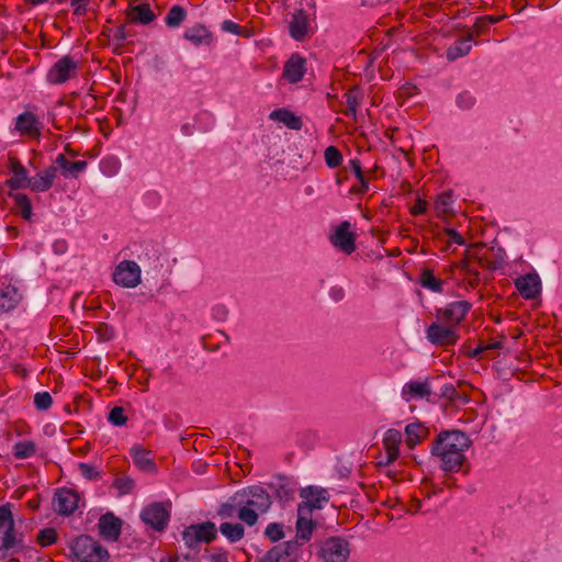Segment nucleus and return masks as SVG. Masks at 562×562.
Wrapping results in <instances>:
<instances>
[{
    "mask_svg": "<svg viewBox=\"0 0 562 562\" xmlns=\"http://www.w3.org/2000/svg\"><path fill=\"white\" fill-rule=\"evenodd\" d=\"M470 440L465 434L454 430L438 435L432 445V454L440 461V468L446 472H457L465 461L464 451Z\"/></svg>",
    "mask_w": 562,
    "mask_h": 562,
    "instance_id": "1",
    "label": "nucleus"
},
{
    "mask_svg": "<svg viewBox=\"0 0 562 562\" xmlns=\"http://www.w3.org/2000/svg\"><path fill=\"white\" fill-rule=\"evenodd\" d=\"M238 499V518L248 526L258 521L259 515L266 514L271 507V497L261 486H251L235 495Z\"/></svg>",
    "mask_w": 562,
    "mask_h": 562,
    "instance_id": "2",
    "label": "nucleus"
},
{
    "mask_svg": "<svg viewBox=\"0 0 562 562\" xmlns=\"http://www.w3.org/2000/svg\"><path fill=\"white\" fill-rule=\"evenodd\" d=\"M23 548V536L15 530L9 505L0 506V550L18 552Z\"/></svg>",
    "mask_w": 562,
    "mask_h": 562,
    "instance_id": "3",
    "label": "nucleus"
},
{
    "mask_svg": "<svg viewBox=\"0 0 562 562\" xmlns=\"http://www.w3.org/2000/svg\"><path fill=\"white\" fill-rule=\"evenodd\" d=\"M71 551L79 562H105L109 553L92 537L82 535L78 537Z\"/></svg>",
    "mask_w": 562,
    "mask_h": 562,
    "instance_id": "4",
    "label": "nucleus"
},
{
    "mask_svg": "<svg viewBox=\"0 0 562 562\" xmlns=\"http://www.w3.org/2000/svg\"><path fill=\"white\" fill-rule=\"evenodd\" d=\"M318 555L324 562H347L350 544L344 538L330 537L321 543Z\"/></svg>",
    "mask_w": 562,
    "mask_h": 562,
    "instance_id": "5",
    "label": "nucleus"
},
{
    "mask_svg": "<svg viewBox=\"0 0 562 562\" xmlns=\"http://www.w3.org/2000/svg\"><path fill=\"white\" fill-rule=\"evenodd\" d=\"M78 69V60L70 55H65L49 68L46 80L52 85L65 83L77 76Z\"/></svg>",
    "mask_w": 562,
    "mask_h": 562,
    "instance_id": "6",
    "label": "nucleus"
},
{
    "mask_svg": "<svg viewBox=\"0 0 562 562\" xmlns=\"http://www.w3.org/2000/svg\"><path fill=\"white\" fill-rule=\"evenodd\" d=\"M217 529L214 522L205 521L191 525L182 531V539L188 548H196L202 542H211L216 538Z\"/></svg>",
    "mask_w": 562,
    "mask_h": 562,
    "instance_id": "7",
    "label": "nucleus"
},
{
    "mask_svg": "<svg viewBox=\"0 0 562 562\" xmlns=\"http://www.w3.org/2000/svg\"><path fill=\"white\" fill-rule=\"evenodd\" d=\"M169 504L153 503L143 509L140 514L142 520L156 531H162L169 521Z\"/></svg>",
    "mask_w": 562,
    "mask_h": 562,
    "instance_id": "8",
    "label": "nucleus"
},
{
    "mask_svg": "<svg viewBox=\"0 0 562 562\" xmlns=\"http://www.w3.org/2000/svg\"><path fill=\"white\" fill-rule=\"evenodd\" d=\"M113 281L122 288H136L140 283L139 266L131 260L121 261L113 272Z\"/></svg>",
    "mask_w": 562,
    "mask_h": 562,
    "instance_id": "9",
    "label": "nucleus"
},
{
    "mask_svg": "<svg viewBox=\"0 0 562 562\" xmlns=\"http://www.w3.org/2000/svg\"><path fill=\"white\" fill-rule=\"evenodd\" d=\"M468 301H454L436 311V317L440 323L457 326L464 319L471 308Z\"/></svg>",
    "mask_w": 562,
    "mask_h": 562,
    "instance_id": "10",
    "label": "nucleus"
},
{
    "mask_svg": "<svg viewBox=\"0 0 562 562\" xmlns=\"http://www.w3.org/2000/svg\"><path fill=\"white\" fill-rule=\"evenodd\" d=\"M426 334L427 339L437 346H452L459 339L457 328L449 324L440 323L438 319L429 325Z\"/></svg>",
    "mask_w": 562,
    "mask_h": 562,
    "instance_id": "11",
    "label": "nucleus"
},
{
    "mask_svg": "<svg viewBox=\"0 0 562 562\" xmlns=\"http://www.w3.org/2000/svg\"><path fill=\"white\" fill-rule=\"evenodd\" d=\"M300 496L304 499L299 504L297 509L308 507L312 515L314 509H322L329 502V493L326 488L319 486H306L301 490Z\"/></svg>",
    "mask_w": 562,
    "mask_h": 562,
    "instance_id": "12",
    "label": "nucleus"
},
{
    "mask_svg": "<svg viewBox=\"0 0 562 562\" xmlns=\"http://www.w3.org/2000/svg\"><path fill=\"white\" fill-rule=\"evenodd\" d=\"M78 502L79 496L77 492L70 488H61L55 494L53 506L59 515L69 516L77 509Z\"/></svg>",
    "mask_w": 562,
    "mask_h": 562,
    "instance_id": "13",
    "label": "nucleus"
},
{
    "mask_svg": "<svg viewBox=\"0 0 562 562\" xmlns=\"http://www.w3.org/2000/svg\"><path fill=\"white\" fill-rule=\"evenodd\" d=\"M331 244L339 248L347 255H350L356 249V238L353 233L350 232V223L344 221L336 229L335 234L330 236Z\"/></svg>",
    "mask_w": 562,
    "mask_h": 562,
    "instance_id": "14",
    "label": "nucleus"
},
{
    "mask_svg": "<svg viewBox=\"0 0 562 562\" xmlns=\"http://www.w3.org/2000/svg\"><path fill=\"white\" fill-rule=\"evenodd\" d=\"M401 395L405 402H411L413 400L419 398H426L427 401H429V396L431 395L430 379H426L425 381L407 382L402 387Z\"/></svg>",
    "mask_w": 562,
    "mask_h": 562,
    "instance_id": "15",
    "label": "nucleus"
},
{
    "mask_svg": "<svg viewBox=\"0 0 562 562\" xmlns=\"http://www.w3.org/2000/svg\"><path fill=\"white\" fill-rule=\"evenodd\" d=\"M100 535L110 541H116L121 535L122 520L112 513H106L99 519Z\"/></svg>",
    "mask_w": 562,
    "mask_h": 562,
    "instance_id": "16",
    "label": "nucleus"
},
{
    "mask_svg": "<svg viewBox=\"0 0 562 562\" xmlns=\"http://www.w3.org/2000/svg\"><path fill=\"white\" fill-rule=\"evenodd\" d=\"M9 168L13 176L7 180L5 184L10 189L18 190L30 188L31 178L27 177V170L16 158L11 157L9 159Z\"/></svg>",
    "mask_w": 562,
    "mask_h": 562,
    "instance_id": "17",
    "label": "nucleus"
},
{
    "mask_svg": "<svg viewBox=\"0 0 562 562\" xmlns=\"http://www.w3.org/2000/svg\"><path fill=\"white\" fill-rule=\"evenodd\" d=\"M515 285L521 296L527 300L535 299L541 290L540 278L536 273H528L519 277L516 279Z\"/></svg>",
    "mask_w": 562,
    "mask_h": 562,
    "instance_id": "18",
    "label": "nucleus"
},
{
    "mask_svg": "<svg viewBox=\"0 0 562 562\" xmlns=\"http://www.w3.org/2000/svg\"><path fill=\"white\" fill-rule=\"evenodd\" d=\"M316 528V522L312 519L308 507L297 509L296 538L302 543L308 541Z\"/></svg>",
    "mask_w": 562,
    "mask_h": 562,
    "instance_id": "19",
    "label": "nucleus"
},
{
    "mask_svg": "<svg viewBox=\"0 0 562 562\" xmlns=\"http://www.w3.org/2000/svg\"><path fill=\"white\" fill-rule=\"evenodd\" d=\"M15 130L21 135L37 137L41 134V122L32 112H24L15 119Z\"/></svg>",
    "mask_w": 562,
    "mask_h": 562,
    "instance_id": "20",
    "label": "nucleus"
},
{
    "mask_svg": "<svg viewBox=\"0 0 562 562\" xmlns=\"http://www.w3.org/2000/svg\"><path fill=\"white\" fill-rule=\"evenodd\" d=\"M131 457L134 464L143 472L154 474L157 471V465L150 457V451L140 446H134L131 449Z\"/></svg>",
    "mask_w": 562,
    "mask_h": 562,
    "instance_id": "21",
    "label": "nucleus"
},
{
    "mask_svg": "<svg viewBox=\"0 0 562 562\" xmlns=\"http://www.w3.org/2000/svg\"><path fill=\"white\" fill-rule=\"evenodd\" d=\"M22 294L12 284L0 286V313H8L14 310L21 302Z\"/></svg>",
    "mask_w": 562,
    "mask_h": 562,
    "instance_id": "22",
    "label": "nucleus"
},
{
    "mask_svg": "<svg viewBox=\"0 0 562 562\" xmlns=\"http://www.w3.org/2000/svg\"><path fill=\"white\" fill-rule=\"evenodd\" d=\"M305 60L299 55H292L285 63L283 77L291 83L299 82L305 72Z\"/></svg>",
    "mask_w": 562,
    "mask_h": 562,
    "instance_id": "23",
    "label": "nucleus"
},
{
    "mask_svg": "<svg viewBox=\"0 0 562 562\" xmlns=\"http://www.w3.org/2000/svg\"><path fill=\"white\" fill-rule=\"evenodd\" d=\"M402 442V434L396 429H389L383 438V446L386 453L385 464L394 462L398 457V448Z\"/></svg>",
    "mask_w": 562,
    "mask_h": 562,
    "instance_id": "24",
    "label": "nucleus"
},
{
    "mask_svg": "<svg viewBox=\"0 0 562 562\" xmlns=\"http://www.w3.org/2000/svg\"><path fill=\"white\" fill-rule=\"evenodd\" d=\"M57 168L48 167L35 177L31 178L30 188L34 192H45L49 190L56 178Z\"/></svg>",
    "mask_w": 562,
    "mask_h": 562,
    "instance_id": "25",
    "label": "nucleus"
},
{
    "mask_svg": "<svg viewBox=\"0 0 562 562\" xmlns=\"http://www.w3.org/2000/svg\"><path fill=\"white\" fill-rule=\"evenodd\" d=\"M474 37V33H469L467 37L457 40L452 45H450L447 49L446 56L447 59L453 61L458 58L467 56L471 48V42Z\"/></svg>",
    "mask_w": 562,
    "mask_h": 562,
    "instance_id": "26",
    "label": "nucleus"
},
{
    "mask_svg": "<svg viewBox=\"0 0 562 562\" xmlns=\"http://www.w3.org/2000/svg\"><path fill=\"white\" fill-rule=\"evenodd\" d=\"M127 18L132 22L149 24L156 19V14L153 12L148 3H140L128 8Z\"/></svg>",
    "mask_w": 562,
    "mask_h": 562,
    "instance_id": "27",
    "label": "nucleus"
},
{
    "mask_svg": "<svg viewBox=\"0 0 562 562\" xmlns=\"http://www.w3.org/2000/svg\"><path fill=\"white\" fill-rule=\"evenodd\" d=\"M307 16L303 11L294 13L290 23V34L296 41H302L308 33Z\"/></svg>",
    "mask_w": 562,
    "mask_h": 562,
    "instance_id": "28",
    "label": "nucleus"
},
{
    "mask_svg": "<svg viewBox=\"0 0 562 562\" xmlns=\"http://www.w3.org/2000/svg\"><path fill=\"white\" fill-rule=\"evenodd\" d=\"M270 119L282 122L291 130H301L303 122L301 117L296 116L293 112L286 109H278L271 112Z\"/></svg>",
    "mask_w": 562,
    "mask_h": 562,
    "instance_id": "29",
    "label": "nucleus"
},
{
    "mask_svg": "<svg viewBox=\"0 0 562 562\" xmlns=\"http://www.w3.org/2000/svg\"><path fill=\"white\" fill-rule=\"evenodd\" d=\"M183 37L195 46L202 45L204 43L207 44L211 42L210 32L206 30L204 25L201 24L187 29V31L183 34Z\"/></svg>",
    "mask_w": 562,
    "mask_h": 562,
    "instance_id": "30",
    "label": "nucleus"
},
{
    "mask_svg": "<svg viewBox=\"0 0 562 562\" xmlns=\"http://www.w3.org/2000/svg\"><path fill=\"white\" fill-rule=\"evenodd\" d=\"M406 445L414 448L418 442L425 439L428 435V429L418 423L408 424L405 428Z\"/></svg>",
    "mask_w": 562,
    "mask_h": 562,
    "instance_id": "31",
    "label": "nucleus"
},
{
    "mask_svg": "<svg viewBox=\"0 0 562 562\" xmlns=\"http://www.w3.org/2000/svg\"><path fill=\"white\" fill-rule=\"evenodd\" d=\"M419 283L423 288L435 292V293H441L442 292V285L443 281L436 278L434 274V271L431 269L425 268L422 270L419 274Z\"/></svg>",
    "mask_w": 562,
    "mask_h": 562,
    "instance_id": "32",
    "label": "nucleus"
},
{
    "mask_svg": "<svg viewBox=\"0 0 562 562\" xmlns=\"http://www.w3.org/2000/svg\"><path fill=\"white\" fill-rule=\"evenodd\" d=\"M55 162L65 171V173H68L72 177H77L87 168V161H69L63 154H59L56 157Z\"/></svg>",
    "mask_w": 562,
    "mask_h": 562,
    "instance_id": "33",
    "label": "nucleus"
},
{
    "mask_svg": "<svg viewBox=\"0 0 562 562\" xmlns=\"http://www.w3.org/2000/svg\"><path fill=\"white\" fill-rule=\"evenodd\" d=\"M220 532L226 537L231 542H237L239 541L244 535L245 529L241 524L238 522H223L220 526Z\"/></svg>",
    "mask_w": 562,
    "mask_h": 562,
    "instance_id": "34",
    "label": "nucleus"
},
{
    "mask_svg": "<svg viewBox=\"0 0 562 562\" xmlns=\"http://www.w3.org/2000/svg\"><path fill=\"white\" fill-rule=\"evenodd\" d=\"M187 18V11L181 5H172L165 18L166 25L169 27H179Z\"/></svg>",
    "mask_w": 562,
    "mask_h": 562,
    "instance_id": "35",
    "label": "nucleus"
},
{
    "mask_svg": "<svg viewBox=\"0 0 562 562\" xmlns=\"http://www.w3.org/2000/svg\"><path fill=\"white\" fill-rule=\"evenodd\" d=\"M347 109L345 111V114L347 116L356 117L357 115V109L361 101V93L358 88H351L347 91L345 94Z\"/></svg>",
    "mask_w": 562,
    "mask_h": 562,
    "instance_id": "36",
    "label": "nucleus"
},
{
    "mask_svg": "<svg viewBox=\"0 0 562 562\" xmlns=\"http://www.w3.org/2000/svg\"><path fill=\"white\" fill-rule=\"evenodd\" d=\"M453 199L452 193L450 191L442 192L438 195L435 207L438 216H445L452 213Z\"/></svg>",
    "mask_w": 562,
    "mask_h": 562,
    "instance_id": "37",
    "label": "nucleus"
},
{
    "mask_svg": "<svg viewBox=\"0 0 562 562\" xmlns=\"http://www.w3.org/2000/svg\"><path fill=\"white\" fill-rule=\"evenodd\" d=\"M36 446L33 441L24 440L19 441L13 447V454L16 459H26L34 456Z\"/></svg>",
    "mask_w": 562,
    "mask_h": 562,
    "instance_id": "38",
    "label": "nucleus"
},
{
    "mask_svg": "<svg viewBox=\"0 0 562 562\" xmlns=\"http://www.w3.org/2000/svg\"><path fill=\"white\" fill-rule=\"evenodd\" d=\"M10 196L13 198L16 209L19 210L20 214L25 218L30 220L32 215V205L31 201L24 193H15L10 194Z\"/></svg>",
    "mask_w": 562,
    "mask_h": 562,
    "instance_id": "39",
    "label": "nucleus"
},
{
    "mask_svg": "<svg viewBox=\"0 0 562 562\" xmlns=\"http://www.w3.org/2000/svg\"><path fill=\"white\" fill-rule=\"evenodd\" d=\"M238 499L239 498L235 499L234 496L232 502L222 504L217 510V515L222 519L238 517Z\"/></svg>",
    "mask_w": 562,
    "mask_h": 562,
    "instance_id": "40",
    "label": "nucleus"
},
{
    "mask_svg": "<svg viewBox=\"0 0 562 562\" xmlns=\"http://www.w3.org/2000/svg\"><path fill=\"white\" fill-rule=\"evenodd\" d=\"M324 158L329 168H337L342 161V155L336 146H328L325 149Z\"/></svg>",
    "mask_w": 562,
    "mask_h": 562,
    "instance_id": "41",
    "label": "nucleus"
},
{
    "mask_svg": "<svg viewBox=\"0 0 562 562\" xmlns=\"http://www.w3.org/2000/svg\"><path fill=\"white\" fill-rule=\"evenodd\" d=\"M259 562H289L281 546H274L259 558Z\"/></svg>",
    "mask_w": 562,
    "mask_h": 562,
    "instance_id": "42",
    "label": "nucleus"
},
{
    "mask_svg": "<svg viewBox=\"0 0 562 562\" xmlns=\"http://www.w3.org/2000/svg\"><path fill=\"white\" fill-rule=\"evenodd\" d=\"M300 541L301 540H297V538H296L295 540L286 541V542L280 544L281 549H283L284 555L289 562L296 560L299 547L303 544L302 542L300 543Z\"/></svg>",
    "mask_w": 562,
    "mask_h": 562,
    "instance_id": "43",
    "label": "nucleus"
},
{
    "mask_svg": "<svg viewBox=\"0 0 562 562\" xmlns=\"http://www.w3.org/2000/svg\"><path fill=\"white\" fill-rule=\"evenodd\" d=\"M36 539L42 547H47L56 541L57 533L53 528H45L38 532Z\"/></svg>",
    "mask_w": 562,
    "mask_h": 562,
    "instance_id": "44",
    "label": "nucleus"
},
{
    "mask_svg": "<svg viewBox=\"0 0 562 562\" xmlns=\"http://www.w3.org/2000/svg\"><path fill=\"white\" fill-rule=\"evenodd\" d=\"M53 404V398L48 392H37L34 395V405L38 411H46Z\"/></svg>",
    "mask_w": 562,
    "mask_h": 562,
    "instance_id": "45",
    "label": "nucleus"
},
{
    "mask_svg": "<svg viewBox=\"0 0 562 562\" xmlns=\"http://www.w3.org/2000/svg\"><path fill=\"white\" fill-rule=\"evenodd\" d=\"M265 535L271 540V541H279L284 537L282 525L273 522L269 524L268 527L265 530Z\"/></svg>",
    "mask_w": 562,
    "mask_h": 562,
    "instance_id": "46",
    "label": "nucleus"
},
{
    "mask_svg": "<svg viewBox=\"0 0 562 562\" xmlns=\"http://www.w3.org/2000/svg\"><path fill=\"white\" fill-rule=\"evenodd\" d=\"M109 422L114 426H122L126 423V417L124 415V409L121 406H115L110 411Z\"/></svg>",
    "mask_w": 562,
    "mask_h": 562,
    "instance_id": "47",
    "label": "nucleus"
},
{
    "mask_svg": "<svg viewBox=\"0 0 562 562\" xmlns=\"http://www.w3.org/2000/svg\"><path fill=\"white\" fill-rule=\"evenodd\" d=\"M475 103V98L468 91H463L457 97V104L462 110L471 109Z\"/></svg>",
    "mask_w": 562,
    "mask_h": 562,
    "instance_id": "48",
    "label": "nucleus"
},
{
    "mask_svg": "<svg viewBox=\"0 0 562 562\" xmlns=\"http://www.w3.org/2000/svg\"><path fill=\"white\" fill-rule=\"evenodd\" d=\"M295 488L291 486L290 484H280L277 488V495L280 498V501L289 502L294 498Z\"/></svg>",
    "mask_w": 562,
    "mask_h": 562,
    "instance_id": "49",
    "label": "nucleus"
},
{
    "mask_svg": "<svg viewBox=\"0 0 562 562\" xmlns=\"http://www.w3.org/2000/svg\"><path fill=\"white\" fill-rule=\"evenodd\" d=\"M78 469L80 471V474L87 480H97L99 477V472L91 464L79 463Z\"/></svg>",
    "mask_w": 562,
    "mask_h": 562,
    "instance_id": "50",
    "label": "nucleus"
},
{
    "mask_svg": "<svg viewBox=\"0 0 562 562\" xmlns=\"http://www.w3.org/2000/svg\"><path fill=\"white\" fill-rule=\"evenodd\" d=\"M90 0H70V4L74 9V14L78 16H83L88 12V5Z\"/></svg>",
    "mask_w": 562,
    "mask_h": 562,
    "instance_id": "51",
    "label": "nucleus"
},
{
    "mask_svg": "<svg viewBox=\"0 0 562 562\" xmlns=\"http://www.w3.org/2000/svg\"><path fill=\"white\" fill-rule=\"evenodd\" d=\"M440 396L452 402L459 397V392L456 390V387L452 384H445L440 389Z\"/></svg>",
    "mask_w": 562,
    "mask_h": 562,
    "instance_id": "52",
    "label": "nucleus"
},
{
    "mask_svg": "<svg viewBox=\"0 0 562 562\" xmlns=\"http://www.w3.org/2000/svg\"><path fill=\"white\" fill-rule=\"evenodd\" d=\"M222 30L232 34L244 35L243 29L237 23L231 20H225L222 23Z\"/></svg>",
    "mask_w": 562,
    "mask_h": 562,
    "instance_id": "53",
    "label": "nucleus"
},
{
    "mask_svg": "<svg viewBox=\"0 0 562 562\" xmlns=\"http://www.w3.org/2000/svg\"><path fill=\"white\" fill-rule=\"evenodd\" d=\"M348 168H350V170L353 171V173L356 175L357 179L358 180H362V176L364 175L363 171H362V168H361V165H360V161L358 159H351L349 161V166Z\"/></svg>",
    "mask_w": 562,
    "mask_h": 562,
    "instance_id": "54",
    "label": "nucleus"
},
{
    "mask_svg": "<svg viewBox=\"0 0 562 562\" xmlns=\"http://www.w3.org/2000/svg\"><path fill=\"white\" fill-rule=\"evenodd\" d=\"M487 25V18H477L473 25L474 32L479 35L486 30Z\"/></svg>",
    "mask_w": 562,
    "mask_h": 562,
    "instance_id": "55",
    "label": "nucleus"
},
{
    "mask_svg": "<svg viewBox=\"0 0 562 562\" xmlns=\"http://www.w3.org/2000/svg\"><path fill=\"white\" fill-rule=\"evenodd\" d=\"M426 201L417 200L416 203L413 205L411 212L413 215H420L426 212Z\"/></svg>",
    "mask_w": 562,
    "mask_h": 562,
    "instance_id": "56",
    "label": "nucleus"
},
{
    "mask_svg": "<svg viewBox=\"0 0 562 562\" xmlns=\"http://www.w3.org/2000/svg\"><path fill=\"white\" fill-rule=\"evenodd\" d=\"M133 481L131 479H117L115 481V485L120 488V490H125L126 492H128L132 487H133Z\"/></svg>",
    "mask_w": 562,
    "mask_h": 562,
    "instance_id": "57",
    "label": "nucleus"
},
{
    "mask_svg": "<svg viewBox=\"0 0 562 562\" xmlns=\"http://www.w3.org/2000/svg\"><path fill=\"white\" fill-rule=\"evenodd\" d=\"M446 234L449 236V238L453 243H456L458 245H463L464 244L463 237L458 232H456L454 229H447Z\"/></svg>",
    "mask_w": 562,
    "mask_h": 562,
    "instance_id": "58",
    "label": "nucleus"
},
{
    "mask_svg": "<svg viewBox=\"0 0 562 562\" xmlns=\"http://www.w3.org/2000/svg\"><path fill=\"white\" fill-rule=\"evenodd\" d=\"M210 562H228L227 554L225 552H215L209 557Z\"/></svg>",
    "mask_w": 562,
    "mask_h": 562,
    "instance_id": "59",
    "label": "nucleus"
},
{
    "mask_svg": "<svg viewBox=\"0 0 562 562\" xmlns=\"http://www.w3.org/2000/svg\"><path fill=\"white\" fill-rule=\"evenodd\" d=\"M359 182H360V187L359 188H351L350 189L351 193H364V192L368 191V184H367L364 175L362 176V180H359Z\"/></svg>",
    "mask_w": 562,
    "mask_h": 562,
    "instance_id": "60",
    "label": "nucleus"
},
{
    "mask_svg": "<svg viewBox=\"0 0 562 562\" xmlns=\"http://www.w3.org/2000/svg\"><path fill=\"white\" fill-rule=\"evenodd\" d=\"M422 8H423L424 14H426L428 16L432 15L435 13V11L437 10V5L431 2L424 3Z\"/></svg>",
    "mask_w": 562,
    "mask_h": 562,
    "instance_id": "61",
    "label": "nucleus"
},
{
    "mask_svg": "<svg viewBox=\"0 0 562 562\" xmlns=\"http://www.w3.org/2000/svg\"><path fill=\"white\" fill-rule=\"evenodd\" d=\"M161 562H194V560L192 558H190L189 555H183V557L177 555L173 558L161 560Z\"/></svg>",
    "mask_w": 562,
    "mask_h": 562,
    "instance_id": "62",
    "label": "nucleus"
},
{
    "mask_svg": "<svg viewBox=\"0 0 562 562\" xmlns=\"http://www.w3.org/2000/svg\"><path fill=\"white\" fill-rule=\"evenodd\" d=\"M330 296L336 301H340L344 297V291L341 288H333L330 290Z\"/></svg>",
    "mask_w": 562,
    "mask_h": 562,
    "instance_id": "63",
    "label": "nucleus"
},
{
    "mask_svg": "<svg viewBox=\"0 0 562 562\" xmlns=\"http://www.w3.org/2000/svg\"><path fill=\"white\" fill-rule=\"evenodd\" d=\"M422 507V501L418 498H412L409 508L407 512L417 513Z\"/></svg>",
    "mask_w": 562,
    "mask_h": 562,
    "instance_id": "64",
    "label": "nucleus"
}]
</instances>
